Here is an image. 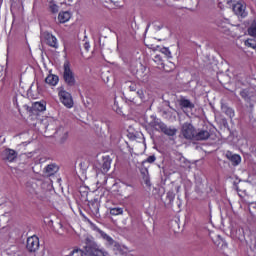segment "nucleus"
<instances>
[{"instance_id": "nucleus-40", "label": "nucleus", "mask_w": 256, "mask_h": 256, "mask_svg": "<svg viewBox=\"0 0 256 256\" xmlns=\"http://www.w3.org/2000/svg\"><path fill=\"white\" fill-rule=\"evenodd\" d=\"M23 107L26 111H28V113H34V110H31L33 109V106L24 105Z\"/></svg>"}, {"instance_id": "nucleus-27", "label": "nucleus", "mask_w": 256, "mask_h": 256, "mask_svg": "<svg viewBox=\"0 0 256 256\" xmlns=\"http://www.w3.org/2000/svg\"><path fill=\"white\" fill-rule=\"evenodd\" d=\"M9 223V213H5L0 216V228L5 229V225Z\"/></svg>"}, {"instance_id": "nucleus-25", "label": "nucleus", "mask_w": 256, "mask_h": 256, "mask_svg": "<svg viewBox=\"0 0 256 256\" xmlns=\"http://www.w3.org/2000/svg\"><path fill=\"white\" fill-rule=\"evenodd\" d=\"M180 106L184 107V109H195V104L191 103V101L187 99H181Z\"/></svg>"}, {"instance_id": "nucleus-30", "label": "nucleus", "mask_w": 256, "mask_h": 256, "mask_svg": "<svg viewBox=\"0 0 256 256\" xmlns=\"http://www.w3.org/2000/svg\"><path fill=\"white\" fill-rule=\"evenodd\" d=\"M214 241V245H217V247H223V245H225V241H223V239H221V236H216V239H213Z\"/></svg>"}, {"instance_id": "nucleus-47", "label": "nucleus", "mask_w": 256, "mask_h": 256, "mask_svg": "<svg viewBox=\"0 0 256 256\" xmlns=\"http://www.w3.org/2000/svg\"><path fill=\"white\" fill-rule=\"evenodd\" d=\"M50 223H53V220H50Z\"/></svg>"}, {"instance_id": "nucleus-20", "label": "nucleus", "mask_w": 256, "mask_h": 256, "mask_svg": "<svg viewBox=\"0 0 256 256\" xmlns=\"http://www.w3.org/2000/svg\"><path fill=\"white\" fill-rule=\"evenodd\" d=\"M124 87L126 89H129L130 93V97H132V95H135V92L137 91V84L135 82H131V81H127L124 84Z\"/></svg>"}, {"instance_id": "nucleus-42", "label": "nucleus", "mask_w": 256, "mask_h": 256, "mask_svg": "<svg viewBox=\"0 0 256 256\" xmlns=\"http://www.w3.org/2000/svg\"><path fill=\"white\" fill-rule=\"evenodd\" d=\"M180 161H181L182 163H187V160L185 159V157H181V158H180Z\"/></svg>"}, {"instance_id": "nucleus-13", "label": "nucleus", "mask_w": 256, "mask_h": 256, "mask_svg": "<svg viewBox=\"0 0 256 256\" xmlns=\"http://www.w3.org/2000/svg\"><path fill=\"white\" fill-rule=\"evenodd\" d=\"M151 121L149 122V127L154 129L155 131H161L163 125H165V122L161 121L159 118L155 116H151Z\"/></svg>"}, {"instance_id": "nucleus-6", "label": "nucleus", "mask_w": 256, "mask_h": 256, "mask_svg": "<svg viewBox=\"0 0 256 256\" xmlns=\"http://www.w3.org/2000/svg\"><path fill=\"white\" fill-rule=\"evenodd\" d=\"M58 90V95L63 105L71 109V107H73V98L71 97V93L65 91L63 88H59Z\"/></svg>"}, {"instance_id": "nucleus-31", "label": "nucleus", "mask_w": 256, "mask_h": 256, "mask_svg": "<svg viewBox=\"0 0 256 256\" xmlns=\"http://www.w3.org/2000/svg\"><path fill=\"white\" fill-rule=\"evenodd\" d=\"M110 215H123V208H111Z\"/></svg>"}, {"instance_id": "nucleus-34", "label": "nucleus", "mask_w": 256, "mask_h": 256, "mask_svg": "<svg viewBox=\"0 0 256 256\" xmlns=\"http://www.w3.org/2000/svg\"><path fill=\"white\" fill-rule=\"evenodd\" d=\"M109 75H110L109 72H102L101 77L104 83H109Z\"/></svg>"}, {"instance_id": "nucleus-4", "label": "nucleus", "mask_w": 256, "mask_h": 256, "mask_svg": "<svg viewBox=\"0 0 256 256\" xmlns=\"http://www.w3.org/2000/svg\"><path fill=\"white\" fill-rule=\"evenodd\" d=\"M150 97H149V93H147V90L145 89H139L137 88V90L135 91V95H132V97L130 98V101H132V103H139V101H141L142 103H145L147 101H149Z\"/></svg>"}, {"instance_id": "nucleus-18", "label": "nucleus", "mask_w": 256, "mask_h": 256, "mask_svg": "<svg viewBox=\"0 0 256 256\" xmlns=\"http://www.w3.org/2000/svg\"><path fill=\"white\" fill-rule=\"evenodd\" d=\"M71 19V13L69 11H63L58 14L59 23H67Z\"/></svg>"}, {"instance_id": "nucleus-1", "label": "nucleus", "mask_w": 256, "mask_h": 256, "mask_svg": "<svg viewBox=\"0 0 256 256\" xmlns=\"http://www.w3.org/2000/svg\"><path fill=\"white\" fill-rule=\"evenodd\" d=\"M84 255L85 256H107L105 252L99 249V246L91 237L85 239L84 246Z\"/></svg>"}, {"instance_id": "nucleus-17", "label": "nucleus", "mask_w": 256, "mask_h": 256, "mask_svg": "<svg viewBox=\"0 0 256 256\" xmlns=\"http://www.w3.org/2000/svg\"><path fill=\"white\" fill-rule=\"evenodd\" d=\"M226 157L227 159H229V161H231L234 167H236V165H239V163H241V156H239L238 154H233L230 151H228L226 153Z\"/></svg>"}, {"instance_id": "nucleus-10", "label": "nucleus", "mask_w": 256, "mask_h": 256, "mask_svg": "<svg viewBox=\"0 0 256 256\" xmlns=\"http://www.w3.org/2000/svg\"><path fill=\"white\" fill-rule=\"evenodd\" d=\"M1 157L3 161H9V163H13V161L17 159V152L13 149H5L2 152Z\"/></svg>"}, {"instance_id": "nucleus-15", "label": "nucleus", "mask_w": 256, "mask_h": 256, "mask_svg": "<svg viewBox=\"0 0 256 256\" xmlns=\"http://www.w3.org/2000/svg\"><path fill=\"white\" fill-rule=\"evenodd\" d=\"M113 159L109 156H104L101 161V171L103 174L107 173L111 169V163Z\"/></svg>"}, {"instance_id": "nucleus-45", "label": "nucleus", "mask_w": 256, "mask_h": 256, "mask_svg": "<svg viewBox=\"0 0 256 256\" xmlns=\"http://www.w3.org/2000/svg\"><path fill=\"white\" fill-rule=\"evenodd\" d=\"M168 107H169L170 109H173L169 103H168Z\"/></svg>"}, {"instance_id": "nucleus-29", "label": "nucleus", "mask_w": 256, "mask_h": 256, "mask_svg": "<svg viewBox=\"0 0 256 256\" xmlns=\"http://www.w3.org/2000/svg\"><path fill=\"white\" fill-rule=\"evenodd\" d=\"M246 47H251V49H256V38H248L245 41Z\"/></svg>"}, {"instance_id": "nucleus-48", "label": "nucleus", "mask_w": 256, "mask_h": 256, "mask_svg": "<svg viewBox=\"0 0 256 256\" xmlns=\"http://www.w3.org/2000/svg\"><path fill=\"white\" fill-rule=\"evenodd\" d=\"M68 1H73V0H68Z\"/></svg>"}, {"instance_id": "nucleus-38", "label": "nucleus", "mask_w": 256, "mask_h": 256, "mask_svg": "<svg viewBox=\"0 0 256 256\" xmlns=\"http://www.w3.org/2000/svg\"><path fill=\"white\" fill-rule=\"evenodd\" d=\"M167 199L171 203V201H173V199H175V194H173V192H168L167 193Z\"/></svg>"}, {"instance_id": "nucleus-7", "label": "nucleus", "mask_w": 256, "mask_h": 256, "mask_svg": "<svg viewBox=\"0 0 256 256\" xmlns=\"http://www.w3.org/2000/svg\"><path fill=\"white\" fill-rule=\"evenodd\" d=\"M41 39L44 40V42L48 44L49 47H53L54 49H57L59 47V45L57 44V38L47 31L42 32Z\"/></svg>"}, {"instance_id": "nucleus-2", "label": "nucleus", "mask_w": 256, "mask_h": 256, "mask_svg": "<svg viewBox=\"0 0 256 256\" xmlns=\"http://www.w3.org/2000/svg\"><path fill=\"white\" fill-rule=\"evenodd\" d=\"M63 79L67 87H75L77 85V81L75 80V74L71 70V66H69V62L64 63Z\"/></svg>"}, {"instance_id": "nucleus-22", "label": "nucleus", "mask_w": 256, "mask_h": 256, "mask_svg": "<svg viewBox=\"0 0 256 256\" xmlns=\"http://www.w3.org/2000/svg\"><path fill=\"white\" fill-rule=\"evenodd\" d=\"M147 67L143 66L142 64H139L138 69L136 70V75L138 79H143L145 75H147Z\"/></svg>"}, {"instance_id": "nucleus-39", "label": "nucleus", "mask_w": 256, "mask_h": 256, "mask_svg": "<svg viewBox=\"0 0 256 256\" xmlns=\"http://www.w3.org/2000/svg\"><path fill=\"white\" fill-rule=\"evenodd\" d=\"M144 182L147 187H151V180H149V176H144Z\"/></svg>"}, {"instance_id": "nucleus-36", "label": "nucleus", "mask_w": 256, "mask_h": 256, "mask_svg": "<svg viewBox=\"0 0 256 256\" xmlns=\"http://www.w3.org/2000/svg\"><path fill=\"white\" fill-rule=\"evenodd\" d=\"M156 159L155 155H151L147 158L146 163H155Z\"/></svg>"}, {"instance_id": "nucleus-11", "label": "nucleus", "mask_w": 256, "mask_h": 256, "mask_svg": "<svg viewBox=\"0 0 256 256\" xmlns=\"http://www.w3.org/2000/svg\"><path fill=\"white\" fill-rule=\"evenodd\" d=\"M211 137V132L205 129H198L196 130L194 141H207Z\"/></svg>"}, {"instance_id": "nucleus-23", "label": "nucleus", "mask_w": 256, "mask_h": 256, "mask_svg": "<svg viewBox=\"0 0 256 256\" xmlns=\"http://www.w3.org/2000/svg\"><path fill=\"white\" fill-rule=\"evenodd\" d=\"M45 171H46L48 177H51V175H55L56 171H59V168L55 164H50L45 167Z\"/></svg>"}, {"instance_id": "nucleus-12", "label": "nucleus", "mask_w": 256, "mask_h": 256, "mask_svg": "<svg viewBox=\"0 0 256 256\" xmlns=\"http://www.w3.org/2000/svg\"><path fill=\"white\" fill-rule=\"evenodd\" d=\"M94 231H97V233H99L101 235V237H103L105 239V241H107L108 245H114V247H116V249H119V243L115 242V240H113V238H111V236L107 235L105 232H103L98 227H94Z\"/></svg>"}, {"instance_id": "nucleus-14", "label": "nucleus", "mask_w": 256, "mask_h": 256, "mask_svg": "<svg viewBox=\"0 0 256 256\" xmlns=\"http://www.w3.org/2000/svg\"><path fill=\"white\" fill-rule=\"evenodd\" d=\"M177 131V128L173 126H167L165 123L160 130V132L164 135H167V137H175V135H177Z\"/></svg>"}, {"instance_id": "nucleus-33", "label": "nucleus", "mask_w": 256, "mask_h": 256, "mask_svg": "<svg viewBox=\"0 0 256 256\" xmlns=\"http://www.w3.org/2000/svg\"><path fill=\"white\" fill-rule=\"evenodd\" d=\"M248 35H250L251 37H254V39H256V27L248 28Z\"/></svg>"}, {"instance_id": "nucleus-44", "label": "nucleus", "mask_w": 256, "mask_h": 256, "mask_svg": "<svg viewBox=\"0 0 256 256\" xmlns=\"http://www.w3.org/2000/svg\"><path fill=\"white\" fill-rule=\"evenodd\" d=\"M58 226L60 227V229L63 228V224L61 223H58Z\"/></svg>"}, {"instance_id": "nucleus-5", "label": "nucleus", "mask_w": 256, "mask_h": 256, "mask_svg": "<svg viewBox=\"0 0 256 256\" xmlns=\"http://www.w3.org/2000/svg\"><path fill=\"white\" fill-rule=\"evenodd\" d=\"M196 131L197 130H195V127L193 126V124L189 122H185L181 128V133L184 139H188V140L195 139Z\"/></svg>"}, {"instance_id": "nucleus-24", "label": "nucleus", "mask_w": 256, "mask_h": 256, "mask_svg": "<svg viewBox=\"0 0 256 256\" xmlns=\"http://www.w3.org/2000/svg\"><path fill=\"white\" fill-rule=\"evenodd\" d=\"M221 110L223 113H225L228 117H235V112L233 111L232 108H229L227 104H222L221 105Z\"/></svg>"}, {"instance_id": "nucleus-28", "label": "nucleus", "mask_w": 256, "mask_h": 256, "mask_svg": "<svg viewBox=\"0 0 256 256\" xmlns=\"http://www.w3.org/2000/svg\"><path fill=\"white\" fill-rule=\"evenodd\" d=\"M240 96L242 97V99L246 100L247 103H249V101H251V97H253V94H251L249 90L244 89L240 92Z\"/></svg>"}, {"instance_id": "nucleus-46", "label": "nucleus", "mask_w": 256, "mask_h": 256, "mask_svg": "<svg viewBox=\"0 0 256 256\" xmlns=\"http://www.w3.org/2000/svg\"><path fill=\"white\" fill-rule=\"evenodd\" d=\"M163 114H164V115H167V111H164Z\"/></svg>"}, {"instance_id": "nucleus-37", "label": "nucleus", "mask_w": 256, "mask_h": 256, "mask_svg": "<svg viewBox=\"0 0 256 256\" xmlns=\"http://www.w3.org/2000/svg\"><path fill=\"white\" fill-rule=\"evenodd\" d=\"M161 52L166 55V57H171V51H169L167 48H162Z\"/></svg>"}, {"instance_id": "nucleus-32", "label": "nucleus", "mask_w": 256, "mask_h": 256, "mask_svg": "<svg viewBox=\"0 0 256 256\" xmlns=\"http://www.w3.org/2000/svg\"><path fill=\"white\" fill-rule=\"evenodd\" d=\"M83 250L81 249H75L73 250L70 255H67V256H83Z\"/></svg>"}, {"instance_id": "nucleus-43", "label": "nucleus", "mask_w": 256, "mask_h": 256, "mask_svg": "<svg viewBox=\"0 0 256 256\" xmlns=\"http://www.w3.org/2000/svg\"><path fill=\"white\" fill-rule=\"evenodd\" d=\"M84 105H85L86 107H89V105H90L89 101L84 102Z\"/></svg>"}, {"instance_id": "nucleus-3", "label": "nucleus", "mask_w": 256, "mask_h": 256, "mask_svg": "<svg viewBox=\"0 0 256 256\" xmlns=\"http://www.w3.org/2000/svg\"><path fill=\"white\" fill-rule=\"evenodd\" d=\"M232 11L238 19H245L249 15L245 1H238L232 6Z\"/></svg>"}, {"instance_id": "nucleus-8", "label": "nucleus", "mask_w": 256, "mask_h": 256, "mask_svg": "<svg viewBox=\"0 0 256 256\" xmlns=\"http://www.w3.org/2000/svg\"><path fill=\"white\" fill-rule=\"evenodd\" d=\"M59 127V122L56 120H50L45 126V135L47 137H53V135H57V129Z\"/></svg>"}, {"instance_id": "nucleus-9", "label": "nucleus", "mask_w": 256, "mask_h": 256, "mask_svg": "<svg viewBox=\"0 0 256 256\" xmlns=\"http://www.w3.org/2000/svg\"><path fill=\"white\" fill-rule=\"evenodd\" d=\"M26 249L29 253H35L39 250V237L31 236L27 239Z\"/></svg>"}, {"instance_id": "nucleus-41", "label": "nucleus", "mask_w": 256, "mask_h": 256, "mask_svg": "<svg viewBox=\"0 0 256 256\" xmlns=\"http://www.w3.org/2000/svg\"><path fill=\"white\" fill-rule=\"evenodd\" d=\"M90 47H91V45H89V42H85V43L83 44V49H84L85 51H89Z\"/></svg>"}, {"instance_id": "nucleus-35", "label": "nucleus", "mask_w": 256, "mask_h": 256, "mask_svg": "<svg viewBox=\"0 0 256 256\" xmlns=\"http://www.w3.org/2000/svg\"><path fill=\"white\" fill-rule=\"evenodd\" d=\"M50 11L51 13H59V6H57L56 4H51Z\"/></svg>"}, {"instance_id": "nucleus-16", "label": "nucleus", "mask_w": 256, "mask_h": 256, "mask_svg": "<svg viewBox=\"0 0 256 256\" xmlns=\"http://www.w3.org/2000/svg\"><path fill=\"white\" fill-rule=\"evenodd\" d=\"M56 133H57L56 135L60 137V143L62 144L65 143L67 139H69V131L63 127H59Z\"/></svg>"}, {"instance_id": "nucleus-19", "label": "nucleus", "mask_w": 256, "mask_h": 256, "mask_svg": "<svg viewBox=\"0 0 256 256\" xmlns=\"http://www.w3.org/2000/svg\"><path fill=\"white\" fill-rule=\"evenodd\" d=\"M45 83L52 85L53 87L59 83V76L50 74L46 77Z\"/></svg>"}, {"instance_id": "nucleus-21", "label": "nucleus", "mask_w": 256, "mask_h": 256, "mask_svg": "<svg viewBox=\"0 0 256 256\" xmlns=\"http://www.w3.org/2000/svg\"><path fill=\"white\" fill-rule=\"evenodd\" d=\"M89 209L93 215H99V202L96 200L89 202Z\"/></svg>"}, {"instance_id": "nucleus-26", "label": "nucleus", "mask_w": 256, "mask_h": 256, "mask_svg": "<svg viewBox=\"0 0 256 256\" xmlns=\"http://www.w3.org/2000/svg\"><path fill=\"white\" fill-rule=\"evenodd\" d=\"M30 111H34V113L36 111H45V104L41 103V102H35L34 104H32V108H30Z\"/></svg>"}]
</instances>
